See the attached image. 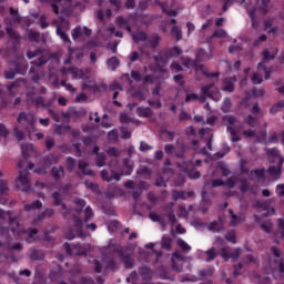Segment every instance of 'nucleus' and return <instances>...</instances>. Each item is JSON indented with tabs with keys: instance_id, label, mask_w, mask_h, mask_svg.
<instances>
[{
	"instance_id": "cd10ccee",
	"label": "nucleus",
	"mask_w": 284,
	"mask_h": 284,
	"mask_svg": "<svg viewBox=\"0 0 284 284\" xmlns=\"http://www.w3.org/2000/svg\"><path fill=\"white\" fill-rule=\"evenodd\" d=\"M268 173L271 174V176H274V179H280L281 178V166H270Z\"/></svg>"
},
{
	"instance_id": "0e129e2a",
	"label": "nucleus",
	"mask_w": 284,
	"mask_h": 284,
	"mask_svg": "<svg viewBox=\"0 0 284 284\" xmlns=\"http://www.w3.org/2000/svg\"><path fill=\"white\" fill-rule=\"evenodd\" d=\"M221 256H222V258H225V261H227V258H230V251H227V247L222 248Z\"/></svg>"
},
{
	"instance_id": "aec40b11",
	"label": "nucleus",
	"mask_w": 284,
	"mask_h": 284,
	"mask_svg": "<svg viewBox=\"0 0 284 284\" xmlns=\"http://www.w3.org/2000/svg\"><path fill=\"white\" fill-rule=\"evenodd\" d=\"M163 12H166L169 17H176L179 11H176V3H172L171 6L161 4Z\"/></svg>"
},
{
	"instance_id": "69168bd1",
	"label": "nucleus",
	"mask_w": 284,
	"mask_h": 284,
	"mask_svg": "<svg viewBox=\"0 0 284 284\" xmlns=\"http://www.w3.org/2000/svg\"><path fill=\"white\" fill-rule=\"evenodd\" d=\"M247 123H248V125L251 126V128H256V120L255 119H253V116L252 115H248V118H247Z\"/></svg>"
},
{
	"instance_id": "e433bc0d",
	"label": "nucleus",
	"mask_w": 284,
	"mask_h": 284,
	"mask_svg": "<svg viewBox=\"0 0 284 284\" xmlns=\"http://www.w3.org/2000/svg\"><path fill=\"white\" fill-rule=\"evenodd\" d=\"M217 170L222 172L223 176H227L230 174V170L227 169V165L223 162H220L217 164Z\"/></svg>"
},
{
	"instance_id": "423d86ee",
	"label": "nucleus",
	"mask_w": 284,
	"mask_h": 284,
	"mask_svg": "<svg viewBox=\"0 0 284 284\" xmlns=\"http://www.w3.org/2000/svg\"><path fill=\"white\" fill-rule=\"evenodd\" d=\"M271 72L272 71L267 70L264 62H260L257 65V72L252 75L251 80L255 85H258V84L263 83V78H262L263 74H264L265 79H270Z\"/></svg>"
},
{
	"instance_id": "4c0bfd02",
	"label": "nucleus",
	"mask_w": 284,
	"mask_h": 284,
	"mask_svg": "<svg viewBox=\"0 0 284 284\" xmlns=\"http://www.w3.org/2000/svg\"><path fill=\"white\" fill-rule=\"evenodd\" d=\"M162 247L163 250H172V239L170 237L162 239Z\"/></svg>"
},
{
	"instance_id": "dca6fc26",
	"label": "nucleus",
	"mask_w": 284,
	"mask_h": 284,
	"mask_svg": "<svg viewBox=\"0 0 284 284\" xmlns=\"http://www.w3.org/2000/svg\"><path fill=\"white\" fill-rule=\"evenodd\" d=\"M34 57H39V61L36 62V65H43L48 60L41 52V50H37L36 52L29 51L28 52V58L29 59H34Z\"/></svg>"
},
{
	"instance_id": "7ed1b4c3",
	"label": "nucleus",
	"mask_w": 284,
	"mask_h": 284,
	"mask_svg": "<svg viewBox=\"0 0 284 284\" xmlns=\"http://www.w3.org/2000/svg\"><path fill=\"white\" fill-rule=\"evenodd\" d=\"M271 252L274 258L265 262L264 270L267 273L273 274V276H276V274H283L284 264H283V260L281 258V251H278L276 247H272Z\"/></svg>"
},
{
	"instance_id": "0eeeda50",
	"label": "nucleus",
	"mask_w": 284,
	"mask_h": 284,
	"mask_svg": "<svg viewBox=\"0 0 284 284\" xmlns=\"http://www.w3.org/2000/svg\"><path fill=\"white\" fill-rule=\"evenodd\" d=\"M224 121H226V123H229L227 125V130L231 134V139L233 142L239 141V135H236V118L229 115L224 118Z\"/></svg>"
},
{
	"instance_id": "79ce46f5",
	"label": "nucleus",
	"mask_w": 284,
	"mask_h": 284,
	"mask_svg": "<svg viewBox=\"0 0 284 284\" xmlns=\"http://www.w3.org/2000/svg\"><path fill=\"white\" fill-rule=\"evenodd\" d=\"M111 90H113V99H116V97H119V90H121V85L119 84V82H114L111 85Z\"/></svg>"
},
{
	"instance_id": "2eb2a0df",
	"label": "nucleus",
	"mask_w": 284,
	"mask_h": 284,
	"mask_svg": "<svg viewBox=\"0 0 284 284\" xmlns=\"http://www.w3.org/2000/svg\"><path fill=\"white\" fill-rule=\"evenodd\" d=\"M23 159H28V156H37V150L32 144H26L21 146Z\"/></svg>"
},
{
	"instance_id": "13d9d810",
	"label": "nucleus",
	"mask_w": 284,
	"mask_h": 284,
	"mask_svg": "<svg viewBox=\"0 0 284 284\" xmlns=\"http://www.w3.org/2000/svg\"><path fill=\"white\" fill-rule=\"evenodd\" d=\"M29 39H31V41H39V32L29 31Z\"/></svg>"
},
{
	"instance_id": "a18cd8bd",
	"label": "nucleus",
	"mask_w": 284,
	"mask_h": 284,
	"mask_svg": "<svg viewBox=\"0 0 284 284\" xmlns=\"http://www.w3.org/2000/svg\"><path fill=\"white\" fill-rule=\"evenodd\" d=\"M230 214L232 216L231 225H239V223H241V221H243V219L237 217L236 215H234V213L232 211H230Z\"/></svg>"
},
{
	"instance_id": "864d4df0",
	"label": "nucleus",
	"mask_w": 284,
	"mask_h": 284,
	"mask_svg": "<svg viewBox=\"0 0 284 284\" xmlns=\"http://www.w3.org/2000/svg\"><path fill=\"white\" fill-rule=\"evenodd\" d=\"M7 34L10 39H19V34H17L10 27H7Z\"/></svg>"
},
{
	"instance_id": "6e6552de",
	"label": "nucleus",
	"mask_w": 284,
	"mask_h": 284,
	"mask_svg": "<svg viewBox=\"0 0 284 284\" xmlns=\"http://www.w3.org/2000/svg\"><path fill=\"white\" fill-rule=\"evenodd\" d=\"M30 180L28 179V171H20V175L16 181L17 187L22 192H28Z\"/></svg>"
},
{
	"instance_id": "9b49d317",
	"label": "nucleus",
	"mask_w": 284,
	"mask_h": 284,
	"mask_svg": "<svg viewBox=\"0 0 284 284\" xmlns=\"http://www.w3.org/2000/svg\"><path fill=\"white\" fill-rule=\"evenodd\" d=\"M63 30H70V23H68V21H62L57 27V34H59L60 39H62L63 41L70 42V38H68V34L64 33Z\"/></svg>"
},
{
	"instance_id": "473e14b6",
	"label": "nucleus",
	"mask_w": 284,
	"mask_h": 284,
	"mask_svg": "<svg viewBox=\"0 0 284 284\" xmlns=\"http://www.w3.org/2000/svg\"><path fill=\"white\" fill-rule=\"evenodd\" d=\"M179 247H181V250H183V252H190V250H192V246H190L185 241H183L182 239H179L176 241Z\"/></svg>"
},
{
	"instance_id": "5701e85b",
	"label": "nucleus",
	"mask_w": 284,
	"mask_h": 284,
	"mask_svg": "<svg viewBox=\"0 0 284 284\" xmlns=\"http://www.w3.org/2000/svg\"><path fill=\"white\" fill-rule=\"evenodd\" d=\"M101 176L104 181H112V179H115V181H121V175H119V173H112L110 175L108 174V171H102Z\"/></svg>"
},
{
	"instance_id": "a878e982",
	"label": "nucleus",
	"mask_w": 284,
	"mask_h": 284,
	"mask_svg": "<svg viewBox=\"0 0 284 284\" xmlns=\"http://www.w3.org/2000/svg\"><path fill=\"white\" fill-rule=\"evenodd\" d=\"M209 59H212L211 54L205 53L203 49H200L196 53V61H209Z\"/></svg>"
},
{
	"instance_id": "c756f323",
	"label": "nucleus",
	"mask_w": 284,
	"mask_h": 284,
	"mask_svg": "<svg viewBox=\"0 0 284 284\" xmlns=\"http://www.w3.org/2000/svg\"><path fill=\"white\" fill-rule=\"evenodd\" d=\"M106 65L110 70H116L118 65H119V59L116 58H111L106 61Z\"/></svg>"
},
{
	"instance_id": "f257e3e1",
	"label": "nucleus",
	"mask_w": 284,
	"mask_h": 284,
	"mask_svg": "<svg viewBox=\"0 0 284 284\" xmlns=\"http://www.w3.org/2000/svg\"><path fill=\"white\" fill-rule=\"evenodd\" d=\"M0 219H3V220L7 219L9 221V227L16 236L24 241H28V243H32V241L37 239V230L34 229L29 231L23 230V226L19 224V220L13 219L12 213L10 212L4 213L3 211L0 210Z\"/></svg>"
},
{
	"instance_id": "6e6d98bb",
	"label": "nucleus",
	"mask_w": 284,
	"mask_h": 284,
	"mask_svg": "<svg viewBox=\"0 0 284 284\" xmlns=\"http://www.w3.org/2000/svg\"><path fill=\"white\" fill-rule=\"evenodd\" d=\"M85 214V221H90L92 216H94V213H92V209L88 206L84 211Z\"/></svg>"
},
{
	"instance_id": "c03bdc74",
	"label": "nucleus",
	"mask_w": 284,
	"mask_h": 284,
	"mask_svg": "<svg viewBox=\"0 0 284 284\" xmlns=\"http://www.w3.org/2000/svg\"><path fill=\"white\" fill-rule=\"evenodd\" d=\"M196 99H199L196 94L192 92H186V98H185L186 103H192V101H196Z\"/></svg>"
},
{
	"instance_id": "f3484780",
	"label": "nucleus",
	"mask_w": 284,
	"mask_h": 284,
	"mask_svg": "<svg viewBox=\"0 0 284 284\" xmlns=\"http://www.w3.org/2000/svg\"><path fill=\"white\" fill-rule=\"evenodd\" d=\"M52 163H57V158L54 155H50L49 158L45 159L44 169H36L34 172L37 174H45V168H50Z\"/></svg>"
},
{
	"instance_id": "052dcab7",
	"label": "nucleus",
	"mask_w": 284,
	"mask_h": 284,
	"mask_svg": "<svg viewBox=\"0 0 284 284\" xmlns=\"http://www.w3.org/2000/svg\"><path fill=\"white\" fill-rule=\"evenodd\" d=\"M8 134H10V132L8 131L6 125L0 124V136H8Z\"/></svg>"
},
{
	"instance_id": "49530a36",
	"label": "nucleus",
	"mask_w": 284,
	"mask_h": 284,
	"mask_svg": "<svg viewBox=\"0 0 284 284\" xmlns=\"http://www.w3.org/2000/svg\"><path fill=\"white\" fill-rule=\"evenodd\" d=\"M52 214H54V210L48 209L43 214L38 216V221H43L45 216H52Z\"/></svg>"
},
{
	"instance_id": "680f3d73",
	"label": "nucleus",
	"mask_w": 284,
	"mask_h": 284,
	"mask_svg": "<svg viewBox=\"0 0 284 284\" xmlns=\"http://www.w3.org/2000/svg\"><path fill=\"white\" fill-rule=\"evenodd\" d=\"M276 194L277 196H284V184H278L276 186Z\"/></svg>"
},
{
	"instance_id": "5fc2aeb1",
	"label": "nucleus",
	"mask_w": 284,
	"mask_h": 284,
	"mask_svg": "<svg viewBox=\"0 0 284 284\" xmlns=\"http://www.w3.org/2000/svg\"><path fill=\"white\" fill-rule=\"evenodd\" d=\"M97 165H98V168H103V165H105V156L98 155Z\"/></svg>"
},
{
	"instance_id": "f704fd0d",
	"label": "nucleus",
	"mask_w": 284,
	"mask_h": 284,
	"mask_svg": "<svg viewBox=\"0 0 284 284\" xmlns=\"http://www.w3.org/2000/svg\"><path fill=\"white\" fill-rule=\"evenodd\" d=\"M8 190V182L6 181H0V194H4L6 191ZM0 203L2 205H6V200L0 199Z\"/></svg>"
},
{
	"instance_id": "7c9ffc66",
	"label": "nucleus",
	"mask_w": 284,
	"mask_h": 284,
	"mask_svg": "<svg viewBox=\"0 0 284 284\" xmlns=\"http://www.w3.org/2000/svg\"><path fill=\"white\" fill-rule=\"evenodd\" d=\"M79 170H81L83 174L92 175V171L88 169V163H85V161L79 162Z\"/></svg>"
},
{
	"instance_id": "2f4dec72",
	"label": "nucleus",
	"mask_w": 284,
	"mask_h": 284,
	"mask_svg": "<svg viewBox=\"0 0 284 284\" xmlns=\"http://www.w3.org/2000/svg\"><path fill=\"white\" fill-rule=\"evenodd\" d=\"M274 57H276V51L274 49H272L271 51H263L264 61H271V59H274Z\"/></svg>"
},
{
	"instance_id": "412c9836",
	"label": "nucleus",
	"mask_w": 284,
	"mask_h": 284,
	"mask_svg": "<svg viewBox=\"0 0 284 284\" xmlns=\"http://www.w3.org/2000/svg\"><path fill=\"white\" fill-rule=\"evenodd\" d=\"M65 247H67L69 254H72V252H73L74 254H78V256H83V254H85V252H87L85 247H83L81 245H75L73 247V251L70 250V244H65Z\"/></svg>"
},
{
	"instance_id": "f03ea898",
	"label": "nucleus",
	"mask_w": 284,
	"mask_h": 284,
	"mask_svg": "<svg viewBox=\"0 0 284 284\" xmlns=\"http://www.w3.org/2000/svg\"><path fill=\"white\" fill-rule=\"evenodd\" d=\"M18 123H20L21 125H26V129L29 132V139H31L32 141H41V139H43V133H32L37 132V129H34V123H37V118H34V114L20 113L18 116Z\"/></svg>"
},
{
	"instance_id": "393cba45",
	"label": "nucleus",
	"mask_w": 284,
	"mask_h": 284,
	"mask_svg": "<svg viewBox=\"0 0 284 284\" xmlns=\"http://www.w3.org/2000/svg\"><path fill=\"white\" fill-rule=\"evenodd\" d=\"M257 207L263 210L265 212L264 214H274V209H270L267 202H257Z\"/></svg>"
},
{
	"instance_id": "a19ab883",
	"label": "nucleus",
	"mask_w": 284,
	"mask_h": 284,
	"mask_svg": "<svg viewBox=\"0 0 284 284\" xmlns=\"http://www.w3.org/2000/svg\"><path fill=\"white\" fill-rule=\"evenodd\" d=\"M232 108V101L229 99V98H226L225 100H224V102H223V104H222V110L224 111V112H230V109Z\"/></svg>"
},
{
	"instance_id": "4be33fe9",
	"label": "nucleus",
	"mask_w": 284,
	"mask_h": 284,
	"mask_svg": "<svg viewBox=\"0 0 284 284\" xmlns=\"http://www.w3.org/2000/svg\"><path fill=\"white\" fill-rule=\"evenodd\" d=\"M116 24L119 28L128 30V32H132V29L130 28V23L128 19H124L122 17L116 18Z\"/></svg>"
},
{
	"instance_id": "58836bf2",
	"label": "nucleus",
	"mask_w": 284,
	"mask_h": 284,
	"mask_svg": "<svg viewBox=\"0 0 284 284\" xmlns=\"http://www.w3.org/2000/svg\"><path fill=\"white\" fill-rule=\"evenodd\" d=\"M267 154L268 156H273L274 159H280V161H283V158H281V152H278L277 149H270Z\"/></svg>"
},
{
	"instance_id": "bb28decb",
	"label": "nucleus",
	"mask_w": 284,
	"mask_h": 284,
	"mask_svg": "<svg viewBox=\"0 0 284 284\" xmlns=\"http://www.w3.org/2000/svg\"><path fill=\"white\" fill-rule=\"evenodd\" d=\"M41 206V202L34 201L32 204L24 205V210L26 212H34V210H39Z\"/></svg>"
},
{
	"instance_id": "a211bd4d",
	"label": "nucleus",
	"mask_w": 284,
	"mask_h": 284,
	"mask_svg": "<svg viewBox=\"0 0 284 284\" xmlns=\"http://www.w3.org/2000/svg\"><path fill=\"white\" fill-rule=\"evenodd\" d=\"M234 83H236V78L225 79L223 81L224 92H234Z\"/></svg>"
},
{
	"instance_id": "20e7f679",
	"label": "nucleus",
	"mask_w": 284,
	"mask_h": 284,
	"mask_svg": "<svg viewBox=\"0 0 284 284\" xmlns=\"http://www.w3.org/2000/svg\"><path fill=\"white\" fill-rule=\"evenodd\" d=\"M51 3L54 14H68L72 10V0H41Z\"/></svg>"
},
{
	"instance_id": "9d476101",
	"label": "nucleus",
	"mask_w": 284,
	"mask_h": 284,
	"mask_svg": "<svg viewBox=\"0 0 284 284\" xmlns=\"http://www.w3.org/2000/svg\"><path fill=\"white\" fill-rule=\"evenodd\" d=\"M92 31L90 29H88V27H77L73 32H72V39H74V41H77V39H83V37H90V33Z\"/></svg>"
},
{
	"instance_id": "e2e57ef3",
	"label": "nucleus",
	"mask_w": 284,
	"mask_h": 284,
	"mask_svg": "<svg viewBox=\"0 0 284 284\" xmlns=\"http://www.w3.org/2000/svg\"><path fill=\"white\" fill-rule=\"evenodd\" d=\"M75 205H77L78 212H79L80 210H83V207H85V201H83V200H75Z\"/></svg>"
},
{
	"instance_id": "de8ad7c7",
	"label": "nucleus",
	"mask_w": 284,
	"mask_h": 284,
	"mask_svg": "<svg viewBox=\"0 0 284 284\" xmlns=\"http://www.w3.org/2000/svg\"><path fill=\"white\" fill-rule=\"evenodd\" d=\"M212 151V142L207 141L206 142V146H204L203 149H201V154H209Z\"/></svg>"
},
{
	"instance_id": "ea45409f",
	"label": "nucleus",
	"mask_w": 284,
	"mask_h": 284,
	"mask_svg": "<svg viewBox=\"0 0 284 284\" xmlns=\"http://www.w3.org/2000/svg\"><path fill=\"white\" fill-rule=\"evenodd\" d=\"M207 258V263H210V261H214V258H216V251L214 248H211L209 251L205 252Z\"/></svg>"
},
{
	"instance_id": "4468645a",
	"label": "nucleus",
	"mask_w": 284,
	"mask_h": 284,
	"mask_svg": "<svg viewBox=\"0 0 284 284\" xmlns=\"http://www.w3.org/2000/svg\"><path fill=\"white\" fill-rule=\"evenodd\" d=\"M62 72L63 74H71L73 79H85V73L77 68L62 69Z\"/></svg>"
},
{
	"instance_id": "37998d69",
	"label": "nucleus",
	"mask_w": 284,
	"mask_h": 284,
	"mask_svg": "<svg viewBox=\"0 0 284 284\" xmlns=\"http://www.w3.org/2000/svg\"><path fill=\"white\" fill-rule=\"evenodd\" d=\"M13 132L19 141H23V139H26V133H23L22 131H19V126H16L13 129Z\"/></svg>"
},
{
	"instance_id": "c85d7f7f",
	"label": "nucleus",
	"mask_w": 284,
	"mask_h": 284,
	"mask_svg": "<svg viewBox=\"0 0 284 284\" xmlns=\"http://www.w3.org/2000/svg\"><path fill=\"white\" fill-rule=\"evenodd\" d=\"M171 33L173 37H175V39L178 41H181V39H183V33L181 32V28L174 26L172 29H171Z\"/></svg>"
},
{
	"instance_id": "8fccbe9b",
	"label": "nucleus",
	"mask_w": 284,
	"mask_h": 284,
	"mask_svg": "<svg viewBox=\"0 0 284 284\" xmlns=\"http://www.w3.org/2000/svg\"><path fill=\"white\" fill-rule=\"evenodd\" d=\"M16 68V72H18L19 74H23V72H26V70L28 69V67L23 65V64H12Z\"/></svg>"
},
{
	"instance_id": "72a5a7b5",
	"label": "nucleus",
	"mask_w": 284,
	"mask_h": 284,
	"mask_svg": "<svg viewBox=\"0 0 284 284\" xmlns=\"http://www.w3.org/2000/svg\"><path fill=\"white\" fill-rule=\"evenodd\" d=\"M264 30L266 32H270V33L274 34L276 32V27L272 28V20H266L264 22Z\"/></svg>"
},
{
	"instance_id": "ddd939ff",
	"label": "nucleus",
	"mask_w": 284,
	"mask_h": 284,
	"mask_svg": "<svg viewBox=\"0 0 284 284\" xmlns=\"http://www.w3.org/2000/svg\"><path fill=\"white\" fill-rule=\"evenodd\" d=\"M21 250V245L19 243L12 244L8 243V248L0 242V254L1 252H6L7 254H13V252H19Z\"/></svg>"
},
{
	"instance_id": "4d7b16f0",
	"label": "nucleus",
	"mask_w": 284,
	"mask_h": 284,
	"mask_svg": "<svg viewBox=\"0 0 284 284\" xmlns=\"http://www.w3.org/2000/svg\"><path fill=\"white\" fill-rule=\"evenodd\" d=\"M226 241H229L230 243H236V233L231 232L226 235Z\"/></svg>"
},
{
	"instance_id": "39448f33",
	"label": "nucleus",
	"mask_w": 284,
	"mask_h": 284,
	"mask_svg": "<svg viewBox=\"0 0 284 284\" xmlns=\"http://www.w3.org/2000/svg\"><path fill=\"white\" fill-rule=\"evenodd\" d=\"M132 39L135 43H141V41H145V44L151 45V48H156L160 41V38L156 34H153L148 38V34H145V32L133 33Z\"/></svg>"
},
{
	"instance_id": "b1692460",
	"label": "nucleus",
	"mask_w": 284,
	"mask_h": 284,
	"mask_svg": "<svg viewBox=\"0 0 284 284\" xmlns=\"http://www.w3.org/2000/svg\"><path fill=\"white\" fill-rule=\"evenodd\" d=\"M136 114H138V116L148 118V116H150L152 114V109L140 106L136 110Z\"/></svg>"
},
{
	"instance_id": "338daca9",
	"label": "nucleus",
	"mask_w": 284,
	"mask_h": 284,
	"mask_svg": "<svg viewBox=\"0 0 284 284\" xmlns=\"http://www.w3.org/2000/svg\"><path fill=\"white\" fill-rule=\"evenodd\" d=\"M67 163H68L69 170H73V169H74V165L77 164V163L74 162V159H72V158H68V159H67Z\"/></svg>"
},
{
	"instance_id": "c9c22d12",
	"label": "nucleus",
	"mask_w": 284,
	"mask_h": 284,
	"mask_svg": "<svg viewBox=\"0 0 284 284\" xmlns=\"http://www.w3.org/2000/svg\"><path fill=\"white\" fill-rule=\"evenodd\" d=\"M52 176H54V179H61V176H63L64 172H63V168H53L52 169Z\"/></svg>"
},
{
	"instance_id": "6ab92c4d",
	"label": "nucleus",
	"mask_w": 284,
	"mask_h": 284,
	"mask_svg": "<svg viewBox=\"0 0 284 284\" xmlns=\"http://www.w3.org/2000/svg\"><path fill=\"white\" fill-rule=\"evenodd\" d=\"M82 227H83V222L81 220L75 221V233L67 234V239L70 241L74 239V236H81L82 234Z\"/></svg>"
},
{
	"instance_id": "774afa93",
	"label": "nucleus",
	"mask_w": 284,
	"mask_h": 284,
	"mask_svg": "<svg viewBox=\"0 0 284 284\" xmlns=\"http://www.w3.org/2000/svg\"><path fill=\"white\" fill-rule=\"evenodd\" d=\"M280 230H281V237L284 239V221L280 220L278 221Z\"/></svg>"
},
{
	"instance_id": "1a4fd4ad",
	"label": "nucleus",
	"mask_w": 284,
	"mask_h": 284,
	"mask_svg": "<svg viewBox=\"0 0 284 284\" xmlns=\"http://www.w3.org/2000/svg\"><path fill=\"white\" fill-rule=\"evenodd\" d=\"M203 94H205V97H209L210 99H213V101H221V93L219 92V89L214 85L204 87Z\"/></svg>"
},
{
	"instance_id": "3c124183",
	"label": "nucleus",
	"mask_w": 284,
	"mask_h": 284,
	"mask_svg": "<svg viewBox=\"0 0 284 284\" xmlns=\"http://www.w3.org/2000/svg\"><path fill=\"white\" fill-rule=\"evenodd\" d=\"M252 174H254L255 179H263V176L265 175V170H255L252 172Z\"/></svg>"
},
{
	"instance_id": "bf43d9fd",
	"label": "nucleus",
	"mask_w": 284,
	"mask_h": 284,
	"mask_svg": "<svg viewBox=\"0 0 284 284\" xmlns=\"http://www.w3.org/2000/svg\"><path fill=\"white\" fill-rule=\"evenodd\" d=\"M262 230H264V232H270L272 230V223L271 222H264L261 224Z\"/></svg>"
},
{
	"instance_id": "603ef678",
	"label": "nucleus",
	"mask_w": 284,
	"mask_h": 284,
	"mask_svg": "<svg viewBox=\"0 0 284 284\" xmlns=\"http://www.w3.org/2000/svg\"><path fill=\"white\" fill-rule=\"evenodd\" d=\"M213 37H220L221 39H227V33L225 32V30H216L213 33Z\"/></svg>"
},
{
	"instance_id": "f8f14e48",
	"label": "nucleus",
	"mask_w": 284,
	"mask_h": 284,
	"mask_svg": "<svg viewBox=\"0 0 284 284\" xmlns=\"http://www.w3.org/2000/svg\"><path fill=\"white\" fill-rule=\"evenodd\" d=\"M184 257L181 255V252L175 251L172 255V265L173 270H176V272H181V267L183 263Z\"/></svg>"
},
{
	"instance_id": "09e8293b",
	"label": "nucleus",
	"mask_w": 284,
	"mask_h": 284,
	"mask_svg": "<svg viewBox=\"0 0 284 284\" xmlns=\"http://www.w3.org/2000/svg\"><path fill=\"white\" fill-rule=\"evenodd\" d=\"M108 32H110V34H115V37H120V38L123 37V32H120V31L114 32V24L109 26Z\"/></svg>"
}]
</instances>
